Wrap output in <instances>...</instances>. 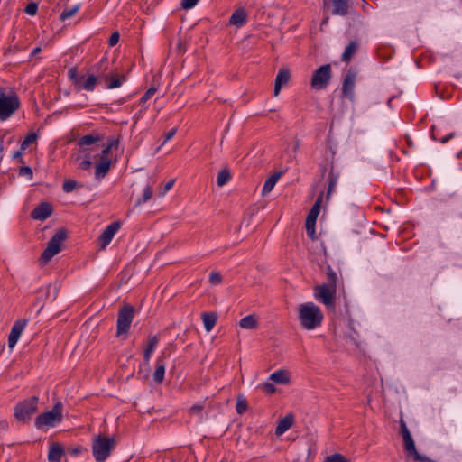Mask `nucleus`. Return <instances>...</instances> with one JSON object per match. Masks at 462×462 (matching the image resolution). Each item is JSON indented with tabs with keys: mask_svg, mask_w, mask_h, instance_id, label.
Segmentation results:
<instances>
[{
	"mask_svg": "<svg viewBox=\"0 0 462 462\" xmlns=\"http://www.w3.org/2000/svg\"><path fill=\"white\" fill-rule=\"evenodd\" d=\"M298 318L302 328L313 330L321 326L323 313L313 302L300 304L298 308Z\"/></svg>",
	"mask_w": 462,
	"mask_h": 462,
	"instance_id": "nucleus-1",
	"label": "nucleus"
},
{
	"mask_svg": "<svg viewBox=\"0 0 462 462\" xmlns=\"http://www.w3.org/2000/svg\"><path fill=\"white\" fill-rule=\"evenodd\" d=\"M115 446L116 440L113 437H105L102 435L95 436L92 440V453L96 461H106Z\"/></svg>",
	"mask_w": 462,
	"mask_h": 462,
	"instance_id": "nucleus-2",
	"label": "nucleus"
},
{
	"mask_svg": "<svg viewBox=\"0 0 462 462\" xmlns=\"http://www.w3.org/2000/svg\"><path fill=\"white\" fill-rule=\"evenodd\" d=\"M67 238V231L60 229L47 243V246L41 254L39 262L42 265L46 264L54 255L58 254L61 250V244Z\"/></svg>",
	"mask_w": 462,
	"mask_h": 462,
	"instance_id": "nucleus-3",
	"label": "nucleus"
},
{
	"mask_svg": "<svg viewBox=\"0 0 462 462\" xmlns=\"http://www.w3.org/2000/svg\"><path fill=\"white\" fill-rule=\"evenodd\" d=\"M39 398L32 396L18 402L14 407V417L23 423H28L32 416L38 411Z\"/></svg>",
	"mask_w": 462,
	"mask_h": 462,
	"instance_id": "nucleus-4",
	"label": "nucleus"
},
{
	"mask_svg": "<svg viewBox=\"0 0 462 462\" xmlns=\"http://www.w3.org/2000/svg\"><path fill=\"white\" fill-rule=\"evenodd\" d=\"M63 405L60 402L54 404L51 411L38 415L35 419V427L42 429L43 427H54L62 420Z\"/></svg>",
	"mask_w": 462,
	"mask_h": 462,
	"instance_id": "nucleus-5",
	"label": "nucleus"
},
{
	"mask_svg": "<svg viewBox=\"0 0 462 462\" xmlns=\"http://www.w3.org/2000/svg\"><path fill=\"white\" fill-rule=\"evenodd\" d=\"M20 106V100L16 94L6 95L0 91V121L8 119Z\"/></svg>",
	"mask_w": 462,
	"mask_h": 462,
	"instance_id": "nucleus-6",
	"label": "nucleus"
},
{
	"mask_svg": "<svg viewBox=\"0 0 462 462\" xmlns=\"http://www.w3.org/2000/svg\"><path fill=\"white\" fill-rule=\"evenodd\" d=\"M135 310L132 305L125 304L118 311L116 321V336L127 334L134 317Z\"/></svg>",
	"mask_w": 462,
	"mask_h": 462,
	"instance_id": "nucleus-7",
	"label": "nucleus"
},
{
	"mask_svg": "<svg viewBox=\"0 0 462 462\" xmlns=\"http://www.w3.org/2000/svg\"><path fill=\"white\" fill-rule=\"evenodd\" d=\"M332 77L330 64H325L317 69L312 75L310 86L315 90H321L328 87Z\"/></svg>",
	"mask_w": 462,
	"mask_h": 462,
	"instance_id": "nucleus-8",
	"label": "nucleus"
},
{
	"mask_svg": "<svg viewBox=\"0 0 462 462\" xmlns=\"http://www.w3.org/2000/svg\"><path fill=\"white\" fill-rule=\"evenodd\" d=\"M315 299L327 307H334L336 299V289L329 285H318L314 289Z\"/></svg>",
	"mask_w": 462,
	"mask_h": 462,
	"instance_id": "nucleus-9",
	"label": "nucleus"
},
{
	"mask_svg": "<svg viewBox=\"0 0 462 462\" xmlns=\"http://www.w3.org/2000/svg\"><path fill=\"white\" fill-rule=\"evenodd\" d=\"M120 222H112L106 229L100 234L98 237L99 246L105 249L112 241L113 237L120 228Z\"/></svg>",
	"mask_w": 462,
	"mask_h": 462,
	"instance_id": "nucleus-10",
	"label": "nucleus"
},
{
	"mask_svg": "<svg viewBox=\"0 0 462 462\" xmlns=\"http://www.w3.org/2000/svg\"><path fill=\"white\" fill-rule=\"evenodd\" d=\"M356 72L353 69H349L343 80L342 93L345 97L349 99L354 98V88L356 85Z\"/></svg>",
	"mask_w": 462,
	"mask_h": 462,
	"instance_id": "nucleus-11",
	"label": "nucleus"
},
{
	"mask_svg": "<svg viewBox=\"0 0 462 462\" xmlns=\"http://www.w3.org/2000/svg\"><path fill=\"white\" fill-rule=\"evenodd\" d=\"M168 355L166 351H162L161 355L157 357L155 363V370L153 372V381L157 383H162L164 379L165 367H166V358Z\"/></svg>",
	"mask_w": 462,
	"mask_h": 462,
	"instance_id": "nucleus-12",
	"label": "nucleus"
},
{
	"mask_svg": "<svg viewBox=\"0 0 462 462\" xmlns=\"http://www.w3.org/2000/svg\"><path fill=\"white\" fill-rule=\"evenodd\" d=\"M52 211L51 205L42 201L31 212V217L35 220L44 221L52 214Z\"/></svg>",
	"mask_w": 462,
	"mask_h": 462,
	"instance_id": "nucleus-13",
	"label": "nucleus"
},
{
	"mask_svg": "<svg viewBox=\"0 0 462 462\" xmlns=\"http://www.w3.org/2000/svg\"><path fill=\"white\" fill-rule=\"evenodd\" d=\"M27 325L26 319L16 320L11 329L8 337V346L12 349L17 343L22 332Z\"/></svg>",
	"mask_w": 462,
	"mask_h": 462,
	"instance_id": "nucleus-14",
	"label": "nucleus"
},
{
	"mask_svg": "<svg viewBox=\"0 0 462 462\" xmlns=\"http://www.w3.org/2000/svg\"><path fill=\"white\" fill-rule=\"evenodd\" d=\"M401 433L403 438L404 442V448L407 451L408 455H411L413 453H416L417 449L415 447V443L413 441V439L411 437V434L410 430H408L406 423L403 420H401Z\"/></svg>",
	"mask_w": 462,
	"mask_h": 462,
	"instance_id": "nucleus-15",
	"label": "nucleus"
},
{
	"mask_svg": "<svg viewBox=\"0 0 462 462\" xmlns=\"http://www.w3.org/2000/svg\"><path fill=\"white\" fill-rule=\"evenodd\" d=\"M401 433L403 438L404 442V448L407 451L408 455H411L413 453H416L417 449L415 447V443L413 441V439L411 437V434L410 430H408L406 423L403 420H401Z\"/></svg>",
	"mask_w": 462,
	"mask_h": 462,
	"instance_id": "nucleus-16",
	"label": "nucleus"
},
{
	"mask_svg": "<svg viewBox=\"0 0 462 462\" xmlns=\"http://www.w3.org/2000/svg\"><path fill=\"white\" fill-rule=\"evenodd\" d=\"M291 78V73L288 69H282L279 70L274 82L273 96L277 97L281 88L287 85Z\"/></svg>",
	"mask_w": 462,
	"mask_h": 462,
	"instance_id": "nucleus-17",
	"label": "nucleus"
},
{
	"mask_svg": "<svg viewBox=\"0 0 462 462\" xmlns=\"http://www.w3.org/2000/svg\"><path fill=\"white\" fill-rule=\"evenodd\" d=\"M109 69V60L107 58H102L94 67H92L91 70L93 74L97 76V79H107L108 73L106 71Z\"/></svg>",
	"mask_w": 462,
	"mask_h": 462,
	"instance_id": "nucleus-18",
	"label": "nucleus"
},
{
	"mask_svg": "<svg viewBox=\"0 0 462 462\" xmlns=\"http://www.w3.org/2000/svg\"><path fill=\"white\" fill-rule=\"evenodd\" d=\"M294 422V417L292 414H287L282 420H279L278 425L275 429V435L282 436L289 429H291Z\"/></svg>",
	"mask_w": 462,
	"mask_h": 462,
	"instance_id": "nucleus-19",
	"label": "nucleus"
},
{
	"mask_svg": "<svg viewBox=\"0 0 462 462\" xmlns=\"http://www.w3.org/2000/svg\"><path fill=\"white\" fill-rule=\"evenodd\" d=\"M97 82V76L95 74L88 75L87 78L81 76L80 81L77 87L78 89L86 91H93Z\"/></svg>",
	"mask_w": 462,
	"mask_h": 462,
	"instance_id": "nucleus-20",
	"label": "nucleus"
},
{
	"mask_svg": "<svg viewBox=\"0 0 462 462\" xmlns=\"http://www.w3.org/2000/svg\"><path fill=\"white\" fill-rule=\"evenodd\" d=\"M247 19L246 12L244 8H238L236 9L229 19V23L236 26L237 28L242 27Z\"/></svg>",
	"mask_w": 462,
	"mask_h": 462,
	"instance_id": "nucleus-21",
	"label": "nucleus"
},
{
	"mask_svg": "<svg viewBox=\"0 0 462 462\" xmlns=\"http://www.w3.org/2000/svg\"><path fill=\"white\" fill-rule=\"evenodd\" d=\"M339 177L340 173L335 171L334 166L332 165L328 173V187L327 192V199H328L331 194L335 191Z\"/></svg>",
	"mask_w": 462,
	"mask_h": 462,
	"instance_id": "nucleus-22",
	"label": "nucleus"
},
{
	"mask_svg": "<svg viewBox=\"0 0 462 462\" xmlns=\"http://www.w3.org/2000/svg\"><path fill=\"white\" fill-rule=\"evenodd\" d=\"M111 167V160H103L97 163L95 168V178L102 180L108 173Z\"/></svg>",
	"mask_w": 462,
	"mask_h": 462,
	"instance_id": "nucleus-23",
	"label": "nucleus"
},
{
	"mask_svg": "<svg viewBox=\"0 0 462 462\" xmlns=\"http://www.w3.org/2000/svg\"><path fill=\"white\" fill-rule=\"evenodd\" d=\"M63 455V448L58 443L52 444L49 449L48 460L50 462H60Z\"/></svg>",
	"mask_w": 462,
	"mask_h": 462,
	"instance_id": "nucleus-24",
	"label": "nucleus"
},
{
	"mask_svg": "<svg viewBox=\"0 0 462 462\" xmlns=\"http://www.w3.org/2000/svg\"><path fill=\"white\" fill-rule=\"evenodd\" d=\"M269 379L279 384H287L290 383L288 371L280 369L270 374Z\"/></svg>",
	"mask_w": 462,
	"mask_h": 462,
	"instance_id": "nucleus-25",
	"label": "nucleus"
},
{
	"mask_svg": "<svg viewBox=\"0 0 462 462\" xmlns=\"http://www.w3.org/2000/svg\"><path fill=\"white\" fill-rule=\"evenodd\" d=\"M282 176V172H275L266 179L262 189V195H266L272 191L275 184Z\"/></svg>",
	"mask_w": 462,
	"mask_h": 462,
	"instance_id": "nucleus-26",
	"label": "nucleus"
},
{
	"mask_svg": "<svg viewBox=\"0 0 462 462\" xmlns=\"http://www.w3.org/2000/svg\"><path fill=\"white\" fill-rule=\"evenodd\" d=\"M158 343H159V338L157 336H152L149 337L148 343L143 351V359L145 360V362L148 363L150 361V358H151L154 349L156 348Z\"/></svg>",
	"mask_w": 462,
	"mask_h": 462,
	"instance_id": "nucleus-27",
	"label": "nucleus"
},
{
	"mask_svg": "<svg viewBox=\"0 0 462 462\" xmlns=\"http://www.w3.org/2000/svg\"><path fill=\"white\" fill-rule=\"evenodd\" d=\"M333 14L346 15L348 13V0H332Z\"/></svg>",
	"mask_w": 462,
	"mask_h": 462,
	"instance_id": "nucleus-28",
	"label": "nucleus"
},
{
	"mask_svg": "<svg viewBox=\"0 0 462 462\" xmlns=\"http://www.w3.org/2000/svg\"><path fill=\"white\" fill-rule=\"evenodd\" d=\"M201 317H202L205 329L208 332L211 331L217 323V315L213 312H210V313L203 312Z\"/></svg>",
	"mask_w": 462,
	"mask_h": 462,
	"instance_id": "nucleus-29",
	"label": "nucleus"
},
{
	"mask_svg": "<svg viewBox=\"0 0 462 462\" xmlns=\"http://www.w3.org/2000/svg\"><path fill=\"white\" fill-rule=\"evenodd\" d=\"M322 196L323 194H319V196L318 197L317 200L315 201L314 205L312 206V208H310L308 216H307V218L306 220H309V222H316L317 221V217L319 214V211H320V205H321V202H322Z\"/></svg>",
	"mask_w": 462,
	"mask_h": 462,
	"instance_id": "nucleus-30",
	"label": "nucleus"
},
{
	"mask_svg": "<svg viewBox=\"0 0 462 462\" xmlns=\"http://www.w3.org/2000/svg\"><path fill=\"white\" fill-rule=\"evenodd\" d=\"M358 48V43L356 41H352L349 42V44L346 47L341 60L342 61L348 62L353 58L355 53L356 52Z\"/></svg>",
	"mask_w": 462,
	"mask_h": 462,
	"instance_id": "nucleus-31",
	"label": "nucleus"
},
{
	"mask_svg": "<svg viewBox=\"0 0 462 462\" xmlns=\"http://www.w3.org/2000/svg\"><path fill=\"white\" fill-rule=\"evenodd\" d=\"M239 326L245 329H254L258 326V321L254 315H247L240 319Z\"/></svg>",
	"mask_w": 462,
	"mask_h": 462,
	"instance_id": "nucleus-32",
	"label": "nucleus"
},
{
	"mask_svg": "<svg viewBox=\"0 0 462 462\" xmlns=\"http://www.w3.org/2000/svg\"><path fill=\"white\" fill-rule=\"evenodd\" d=\"M327 282L323 283L324 285H329L330 287L337 288V284L338 282V276L335 271L332 270V268L328 265L327 266Z\"/></svg>",
	"mask_w": 462,
	"mask_h": 462,
	"instance_id": "nucleus-33",
	"label": "nucleus"
},
{
	"mask_svg": "<svg viewBox=\"0 0 462 462\" xmlns=\"http://www.w3.org/2000/svg\"><path fill=\"white\" fill-rule=\"evenodd\" d=\"M104 80L106 82V88L108 89H112L119 88L122 85V82L125 80V77L124 75L121 77H115L108 74V79Z\"/></svg>",
	"mask_w": 462,
	"mask_h": 462,
	"instance_id": "nucleus-34",
	"label": "nucleus"
},
{
	"mask_svg": "<svg viewBox=\"0 0 462 462\" xmlns=\"http://www.w3.org/2000/svg\"><path fill=\"white\" fill-rule=\"evenodd\" d=\"M101 140L100 136L97 135V134H86L84 136H82L79 142H78V144L80 146V147H83V146H86V145H91V144H94L96 143L97 142H99Z\"/></svg>",
	"mask_w": 462,
	"mask_h": 462,
	"instance_id": "nucleus-35",
	"label": "nucleus"
},
{
	"mask_svg": "<svg viewBox=\"0 0 462 462\" xmlns=\"http://www.w3.org/2000/svg\"><path fill=\"white\" fill-rule=\"evenodd\" d=\"M231 178V174L228 169H222L217 176V183L219 187L226 185Z\"/></svg>",
	"mask_w": 462,
	"mask_h": 462,
	"instance_id": "nucleus-36",
	"label": "nucleus"
},
{
	"mask_svg": "<svg viewBox=\"0 0 462 462\" xmlns=\"http://www.w3.org/2000/svg\"><path fill=\"white\" fill-rule=\"evenodd\" d=\"M79 10V5H76L69 9L63 10L60 15V21H65L67 19L73 17L78 13Z\"/></svg>",
	"mask_w": 462,
	"mask_h": 462,
	"instance_id": "nucleus-37",
	"label": "nucleus"
},
{
	"mask_svg": "<svg viewBox=\"0 0 462 462\" xmlns=\"http://www.w3.org/2000/svg\"><path fill=\"white\" fill-rule=\"evenodd\" d=\"M153 195V190L151 186H146L143 191L142 198L139 199L136 202V205H140L142 203H145L152 199Z\"/></svg>",
	"mask_w": 462,
	"mask_h": 462,
	"instance_id": "nucleus-38",
	"label": "nucleus"
},
{
	"mask_svg": "<svg viewBox=\"0 0 462 462\" xmlns=\"http://www.w3.org/2000/svg\"><path fill=\"white\" fill-rule=\"evenodd\" d=\"M236 410L238 414H243L247 410V401L243 396H238L236 405Z\"/></svg>",
	"mask_w": 462,
	"mask_h": 462,
	"instance_id": "nucleus-39",
	"label": "nucleus"
},
{
	"mask_svg": "<svg viewBox=\"0 0 462 462\" xmlns=\"http://www.w3.org/2000/svg\"><path fill=\"white\" fill-rule=\"evenodd\" d=\"M36 139L37 134L35 133H29L21 143V150L24 151L31 143H34Z\"/></svg>",
	"mask_w": 462,
	"mask_h": 462,
	"instance_id": "nucleus-40",
	"label": "nucleus"
},
{
	"mask_svg": "<svg viewBox=\"0 0 462 462\" xmlns=\"http://www.w3.org/2000/svg\"><path fill=\"white\" fill-rule=\"evenodd\" d=\"M156 91H157V88L154 87H152L140 98L139 104L142 106H143L144 109H146V107L144 106L145 103L156 93Z\"/></svg>",
	"mask_w": 462,
	"mask_h": 462,
	"instance_id": "nucleus-41",
	"label": "nucleus"
},
{
	"mask_svg": "<svg viewBox=\"0 0 462 462\" xmlns=\"http://www.w3.org/2000/svg\"><path fill=\"white\" fill-rule=\"evenodd\" d=\"M68 76L77 88L81 79V76L79 75L77 69L74 67L69 69L68 71Z\"/></svg>",
	"mask_w": 462,
	"mask_h": 462,
	"instance_id": "nucleus-42",
	"label": "nucleus"
},
{
	"mask_svg": "<svg viewBox=\"0 0 462 462\" xmlns=\"http://www.w3.org/2000/svg\"><path fill=\"white\" fill-rule=\"evenodd\" d=\"M77 187H78V182L73 180H65L62 185L63 191L66 193L72 192Z\"/></svg>",
	"mask_w": 462,
	"mask_h": 462,
	"instance_id": "nucleus-43",
	"label": "nucleus"
},
{
	"mask_svg": "<svg viewBox=\"0 0 462 462\" xmlns=\"http://www.w3.org/2000/svg\"><path fill=\"white\" fill-rule=\"evenodd\" d=\"M315 225L316 222H309V220H306L305 226H306V232L309 237L311 239L315 238Z\"/></svg>",
	"mask_w": 462,
	"mask_h": 462,
	"instance_id": "nucleus-44",
	"label": "nucleus"
},
{
	"mask_svg": "<svg viewBox=\"0 0 462 462\" xmlns=\"http://www.w3.org/2000/svg\"><path fill=\"white\" fill-rule=\"evenodd\" d=\"M222 282V275L218 272H211L209 274V282L213 285H218Z\"/></svg>",
	"mask_w": 462,
	"mask_h": 462,
	"instance_id": "nucleus-45",
	"label": "nucleus"
},
{
	"mask_svg": "<svg viewBox=\"0 0 462 462\" xmlns=\"http://www.w3.org/2000/svg\"><path fill=\"white\" fill-rule=\"evenodd\" d=\"M325 462H348L346 458L341 454H334L328 456Z\"/></svg>",
	"mask_w": 462,
	"mask_h": 462,
	"instance_id": "nucleus-46",
	"label": "nucleus"
},
{
	"mask_svg": "<svg viewBox=\"0 0 462 462\" xmlns=\"http://www.w3.org/2000/svg\"><path fill=\"white\" fill-rule=\"evenodd\" d=\"M38 11V5L34 2H30L26 5L24 12L29 15H35Z\"/></svg>",
	"mask_w": 462,
	"mask_h": 462,
	"instance_id": "nucleus-47",
	"label": "nucleus"
},
{
	"mask_svg": "<svg viewBox=\"0 0 462 462\" xmlns=\"http://www.w3.org/2000/svg\"><path fill=\"white\" fill-rule=\"evenodd\" d=\"M261 388L267 394H273L276 391L275 386L269 382L262 383Z\"/></svg>",
	"mask_w": 462,
	"mask_h": 462,
	"instance_id": "nucleus-48",
	"label": "nucleus"
},
{
	"mask_svg": "<svg viewBox=\"0 0 462 462\" xmlns=\"http://www.w3.org/2000/svg\"><path fill=\"white\" fill-rule=\"evenodd\" d=\"M19 174L21 176H26L30 180H32L33 176L32 169L28 166L21 167L19 170Z\"/></svg>",
	"mask_w": 462,
	"mask_h": 462,
	"instance_id": "nucleus-49",
	"label": "nucleus"
},
{
	"mask_svg": "<svg viewBox=\"0 0 462 462\" xmlns=\"http://www.w3.org/2000/svg\"><path fill=\"white\" fill-rule=\"evenodd\" d=\"M204 406L200 403L194 404L189 409V413L194 415H199L201 417V411H203Z\"/></svg>",
	"mask_w": 462,
	"mask_h": 462,
	"instance_id": "nucleus-50",
	"label": "nucleus"
},
{
	"mask_svg": "<svg viewBox=\"0 0 462 462\" xmlns=\"http://www.w3.org/2000/svg\"><path fill=\"white\" fill-rule=\"evenodd\" d=\"M175 180H170L164 187L159 191L160 196H164L169 190H171L174 185Z\"/></svg>",
	"mask_w": 462,
	"mask_h": 462,
	"instance_id": "nucleus-51",
	"label": "nucleus"
},
{
	"mask_svg": "<svg viewBox=\"0 0 462 462\" xmlns=\"http://www.w3.org/2000/svg\"><path fill=\"white\" fill-rule=\"evenodd\" d=\"M199 2V0H181V7L183 9H191L192 7H194L197 3Z\"/></svg>",
	"mask_w": 462,
	"mask_h": 462,
	"instance_id": "nucleus-52",
	"label": "nucleus"
},
{
	"mask_svg": "<svg viewBox=\"0 0 462 462\" xmlns=\"http://www.w3.org/2000/svg\"><path fill=\"white\" fill-rule=\"evenodd\" d=\"M411 456L413 457V459L415 461L419 462H432L430 458L427 457L426 456H422L416 451V453L411 454Z\"/></svg>",
	"mask_w": 462,
	"mask_h": 462,
	"instance_id": "nucleus-53",
	"label": "nucleus"
},
{
	"mask_svg": "<svg viewBox=\"0 0 462 462\" xmlns=\"http://www.w3.org/2000/svg\"><path fill=\"white\" fill-rule=\"evenodd\" d=\"M119 38H120V35H119L118 32H113L109 38V45L115 46L118 42Z\"/></svg>",
	"mask_w": 462,
	"mask_h": 462,
	"instance_id": "nucleus-54",
	"label": "nucleus"
},
{
	"mask_svg": "<svg viewBox=\"0 0 462 462\" xmlns=\"http://www.w3.org/2000/svg\"><path fill=\"white\" fill-rule=\"evenodd\" d=\"M108 147V149H110L111 151L113 149H116L118 147V140L114 138V137H110L108 139V143L106 145Z\"/></svg>",
	"mask_w": 462,
	"mask_h": 462,
	"instance_id": "nucleus-55",
	"label": "nucleus"
},
{
	"mask_svg": "<svg viewBox=\"0 0 462 462\" xmlns=\"http://www.w3.org/2000/svg\"><path fill=\"white\" fill-rule=\"evenodd\" d=\"M111 150L108 149L107 146H106L105 148L102 149L101 151V153H100V161H103V160H110L107 156L108 154L110 153Z\"/></svg>",
	"mask_w": 462,
	"mask_h": 462,
	"instance_id": "nucleus-56",
	"label": "nucleus"
},
{
	"mask_svg": "<svg viewBox=\"0 0 462 462\" xmlns=\"http://www.w3.org/2000/svg\"><path fill=\"white\" fill-rule=\"evenodd\" d=\"M111 150L108 149L107 146H106L105 148L102 149L101 151V153H100V161H103V160H110L107 156L108 154L110 153Z\"/></svg>",
	"mask_w": 462,
	"mask_h": 462,
	"instance_id": "nucleus-57",
	"label": "nucleus"
},
{
	"mask_svg": "<svg viewBox=\"0 0 462 462\" xmlns=\"http://www.w3.org/2000/svg\"><path fill=\"white\" fill-rule=\"evenodd\" d=\"M92 165V162L89 159L83 160L80 164L79 168L82 170H88Z\"/></svg>",
	"mask_w": 462,
	"mask_h": 462,
	"instance_id": "nucleus-58",
	"label": "nucleus"
},
{
	"mask_svg": "<svg viewBox=\"0 0 462 462\" xmlns=\"http://www.w3.org/2000/svg\"><path fill=\"white\" fill-rule=\"evenodd\" d=\"M170 462H187V460L184 458L183 455L181 453H180L176 456H173L171 458Z\"/></svg>",
	"mask_w": 462,
	"mask_h": 462,
	"instance_id": "nucleus-59",
	"label": "nucleus"
},
{
	"mask_svg": "<svg viewBox=\"0 0 462 462\" xmlns=\"http://www.w3.org/2000/svg\"><path fill=\"white\" fill-rule=\"evenodd\" d=\"M177 130L176 128H172L166 134H165V138H164V142L163 143H166L168 141H170L176 134Z\"/></svg>",
	"mask_w": 462,
	"mask_h": 462,
	"instance_id": "nucleus-60",
	"label": "nucleus"
},
{
	"mask_svg": "<svg viewBox=\"0 0 462 462\" xmlns=\"http://www.w3.org/2000/svg\"><path fill=\"white\" fill-rule=\"evenodd\" d=\"M455 136V133H450L448 134V135L442 137L440 139V143H446L448 141H449L451 138H453Z\"/></svg>",
	"mask_w": 462,
	"mask_h": 462,
	"instance_id": "nucleus-61",
	"label": "nucleus"
},
{
	"mask_svg": "<svg viewBox=\"0 0 462 462\" xmlns=\"http://www.w3.org/2000/svg\"><path fill=\"white\" fill-rule=\"evenodd\" d=\"M22 153H23V151L20 149V151H16L15 152H14L13 158L14 159H22Z\"/></svg>",
	"mask_w": 462,
	"mask_h": 462,
	"instance_id": "nucleus-62",
	"label": "nucleus"
},
{
	"mask_svg": "<svg viewBox=\"0 0 462 462\" xmlns=\"http://www.w3.org/2000/svg\"><path fill=\"white\" fill-rule=\"evenodd\" d=\"M42 51L41 47H36L32 50V53H31V56H35L37 55L38 53H40Z\"/></svg>",
	"mask_w": 462,
	"mask_h": 462,
	"instance_id": "nucleus-63",
	"label": "nucleus"
}]
</instances>
